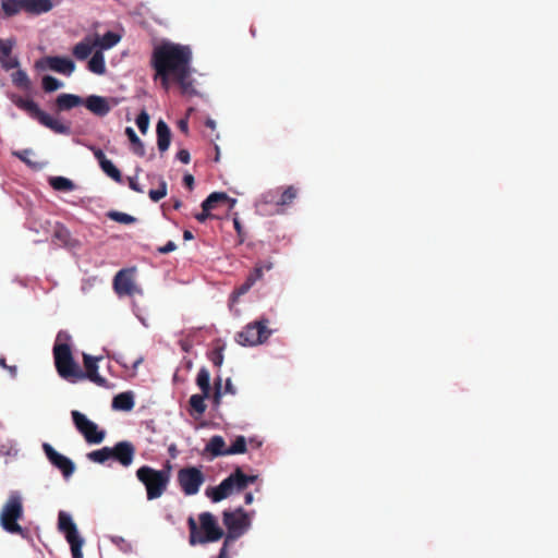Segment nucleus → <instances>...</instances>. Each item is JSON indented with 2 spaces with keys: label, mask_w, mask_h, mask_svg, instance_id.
<instances>
[{
  "label": "nucleus",
  "mask_w": 558,
  "mask_h": 558,
  "mask_svg": "<svg viewBox=\"0 0 558 558\" xmlns=\"http://www.w3.org/2000/svg\"><path fill=\"white\" fill-rule=\"evenodd\" d=\"M192 50L189 46L170 41L161 43L153 50L150 66L155 71L154 80H160L165 89L170 82L177 83L183 94L193 90L191 81Z\"/></svg>",
  "instance_id": "f257e3e1"
},
{
  "label": "nucleus",
  "mask_w": 558,
  "mask_h": 558,
  "mask_svg": "<svg viewBox=\"0 0 558 558\" xmlns=\"http://www.w3.org/2000/svg\"><path fill=\"white\" fill-rule=\"evenodd\" d=\"M70 340L71 336L66 331L58 332L53 345L54 366L61 378L76 383L78 364L74 361Z\"/></svg>",
  "instance_id": "f03ea898"
},
{
  "label": "nucleus",
  "mask_w": 558,
  "mask_h": 558,
  "mask_svg": "<svg viewBox=\"0 0 558 558\" xmlns=\"http://www.w3.org/2000/svg\"><path fill=\"white\" fill-rule=\"evenodd\" d=\"M199 529L195 520L190 517L187 525L190 531L189 543L191 546L197 544L214 543L222 538L225 535L223 530L219 526L217 519L210 512H202L198 515Z\"/></svg>",
  "instance_id": "7ed1b4c3"
},
{
  "label": "nucleus",
  "mask_w": 558,
  "mask_h": 558,
  "mask_svg": "<svg viewBox=\"0 0 558 558\" xmlns=\"http://www.w3.org/2000/svg\"><path fill=\"white\" fill-rule=\"evenodd\" d=\"M257 480L256 475L245 474L241 468H236L228 477H226L219 485L208 487L206 495L214 502H219L232 493L243 492L250 484H254Z\"/></svg>",
  "instance_id": "20e7f679"
},
{
  "label": "nucleus",
  "mask_w": 558,
  "mask_h": 558,
  "mask_svg": "<svg viewBox=\"0 0 558 558\" xmlns=\"http://www.w3.org/2000/svg\"><path fill=\"white\" fill-rule=\"evenodd\" d=\"M11 100L19 109L25 111L32 119L38 121L41 125L50 129L52 132L63 135H69L71 133V128L69 125L50 117L41 110L34 100L25 99L17 95H12Z\"/></svg>",
  "instance_id": "39448f33"
},
{
  "label": "nucleus",
  "mask_w": 558,
  "mask_h": 558,
  "mask_svg": "<svg viewBox=\"0 0 558 558\" xmlns=\"http://www.w3.org/2000/svg\"><path fill=\"white\" fill-rule=\"evenodd\" d=\"M137 480L145 486L148 500H154L166 492L170 474L165 470H156L149 465H143L136 471Z\"/></svg>",
  "instance_id": "423d86ee"
},
{
  "label": "nucleus",
  "mask_w": 558,
  "mask_h": 558,
  "mask_svg": "<svg viewBox=\"0 0 558 558\" xmlns=\"http://www.w3.org/2000/svg\"><path fill=\"white\" fill-rule=\"evenodd\" d=\"M222 522L227 527L223 543L228 545H232L251 526V519L242 507L233 511L225 510L222 513Z\"/></svg>",
  "instance_id": "0eeeda50"
},
{
  "label": "nucleus",
  "mask_w": 558,
  "mask_h": 558,
  "mask_svg": "<svg viewBox=\"0 0 558 558\" xmlns=\"http://www.w3.org/2000/svg\"><path fill=\"white\" fill-rule=\"evenodd\" d=\"M22 517H23L22 497H21L20 493L12 492L1 510L0 523L7 532L21 534L23 532V529L17 523V520L21 519Z\"/></svg>",
  "instance_id": "6e6552de"
},
{
  "label": "nucleus",
  "mask_w": 558,
  "mask_h": 558,
  "mask_svg": "<svg viewBox=\"0 0 558 558\" xmlns=\"http://www.w3.org/2000/svg\"><path fill=\"white\" fill-rule=\"evenodd\" d=\"M58 527L62 532L71 546L73 558H83L82 546L83 538L80 536L77 527L71 515L64 511H60L58 515Z\"/></svg>",
  "instance_id": "1a4fd4ad"
},
{
  "label": "nucleus",
  "mask_w": 558,
  "mask_h": 558,
  "mask_svg": "<svg viewBox=\"0 0 558 558\" xmlns=\"http://www.w3.org/2000/svg\"><path fill=\"white\" fill-rule=\"evenodd\" d=\"M268 320H257L247 324L243 330L236 333V341L241 345H256L265 342L271 331L267 328Z\"/></svg>",
  "instance_id": "9d476101"
},
{
  "label": "nucleus",
  "mask_w": 558,
  "mask_h": 558,
  "mask_svg": "<svg viewBox=\"0 0 558 558\" xmlns=\"http://www.w3.org/2000/svg\"><path fill=\"white\" fill-rule=\"evenodd\" d=\"M178 484L186 496L196 495L205 482L203 472L195 466L182 468L178 471Z\"/></svg>",
  "instance_id": "9b49d317"
},
{
  "label": "nucleus",
  "mask_w": 558,
  "mask_h": 558,
  "mask_svg": "<svg viewBox=\"0 0 558 558\" xmlns=\"http://www.w3.org/2000/svg\"><path fill=\"white\" fill-rule=\"evenodd\" d=\"M71 415L76 429L84 436L87 442L100 444L104 441L106 433L105 430H99L96 423L76 410L72 411Z\"/></svg>",
  "instance_id": "f8f14e48"
},
{
  "label": "nucleus",
  "mask_w": 558,
  "mask_h": 558,
  "mask_svg": "<svg viewBox=\"0 0 558 558\" xmlns=\"http://www.w3.org/2000/svg\"><path fill=\"white\" fill-rule=\"evenodd\" d=\"M35 68L37 70L49 69L59 74L70 76L75 70V63L68 57L49 56L37 60L35 62Z\"/></svg>",
  "instance_id": "ddd939ff"
},
{
  "label": "nucleus",
  "mask_w": 558,
  "mask_h": 558,
  "mask_svg": "<svg viewBox=\"0 0 558 558\" xmlns=\"http://www.w3.org/2000/svg\"><path fill=\"white\" fill-rule=\"evenodd\" d=\"M100 360H102V356L95 357L87 353H83V363L85 371H82L78 367L76 383L84 379H88L100 387H106V378L98 374V362Z\"/></svg>",
  "instance_id": "4468645a"
},
{
  "label": "nucleus",
  "mask_w": 558,
  "mask_h": 558,
  "mask_svg": "<svg viewBox=\"0 0 558 558\" xmlns=\"http://www.w3.org/2000/svg\"><path fill=\"white\" fill-rule=\"evenodd\" d=\"M43 449L50 463L58 468L64 477L68 478L74 473L75 465L72 460L56 451L53 447L47 442L43 445Z\"/></svg>",
  "instance_id": "2eb2a0df"
},
{
  "label": "nucleus",
  "mask_w": 558,
  "mask_h": 558,
  "mask_svg": "<svg viewBox=\"0 0 558 558\" xmlns=\"http://www.w3.org/2000/svg\"><path fill=\"white\" fill-rule=\"evenodd\" d=\"M111 459L117 461L123 468L130 466L135 457V446L128 440L119 441L110 447Z\"/></svg>",
  "instance_id": "dca6fc26"
},
{
  "label": "nucleus",
  "mask_w": 558,
  "mask_h": 558,
  "mask_svg": "<svg viewBox=\"0 0 558 558\" xmlns=\"http://www.w3.org/2000/svg\"><path fill=\"white\" fill-rule=\"evenodd\" d=\"M298 196V190L293 185L286 189L278 187L263 195L266 203H274L277 206H287L293 203Z\"/></svg>",
  "instance_id": "f3484780"
},
{
  "label": "nucleus",
  "mask_w": 558,
  "mask_h": 558,
  "mask_svg": "<svg viewBox=\"0 0 558 558\" xmlns=\"http://www.w3.org/2000/svg\"><path fill=\"white\" fill-rule=\"evenodd\" d=\"M113 288L119 295H133L136 292V286L133 280V270H119L113 279Z\"/></svg>",
  "instance_id": "a211bd4d"
},
{
  "label": "nucleus",
  "mask_w": 558,
  "mask_h": 558,
  "mask_svg": "<svg viewBox=\"0 0 558 558\" xmlns=\"http://www.w3.org/2000/svg\"><path fill=\"white\" fill-rule=\"evenodd\" d=\"M92 113L97 117H105L110 111L112 106L106 97L98 95L88 96L83 104Z\"/></svg>",
  "instance_id": "6ab92c4d"
},
{
  "label": "nucleus",
  "mask_w": 558,
  "mask_h": 558,
  "mask_svg": "<svg viewBox=\"0 0 558 558\" xmlns=\"http://www.w3.org/2000/svg\"><path fill=\"white\" fill-rule=\"evenodd\" d=\"M14 44L12 39H0V63L5 70L19 66V60L11 56Z\"/></svg>",
  "instance_id": "aec40b11"
},
{
  "label": "nucleus",
  "mask_w": 558,
  "mask_h": 558,
  "mask_svg": "<svg viewBox=\"0 0 558 558\" xmlns=\"http://www.w3.org/2000/svg\"><path fill=\"white\" fill-rule=\"evenodd\" d=\"M97 48L92 35L85 36L81 41H78L72 48V54L77 60H86L92 53L93 50Z\"/></svg>",
  "instance_id": "412c9836"
},
{
  "label": "nucleus",
  "mask_w": 558,
  "mask_h": 558,
  "mask_svg": "<svg viewBox=\"0 0 558 558\" xmlns=\"http://www.w3.org/2000/svg\"><path fill=\"white\" fill-rule=\"evenodd\" d=\"M92 36L94 38L96 47L99 48L98 50L100 51L111 49L112 47L118 45L122 38L120 34L111 31L107 32L102 36H100L97 33L93 34Z\"/></svg>",
  "instance_id": "4be33fe9"
},
{
  "label": "nucleus",
  "mask_w": 558,
  "mask_h": 558,
  "mask_svg": "<svg viewBox=\"0 0 558 558\" xmlns=\"http://www.w3.org/2000/svg\"><path fill=\"white\" fill-rule=\"evenodd\" d=\"M84 104V99L74 94H60L56 98V107L59 111H68Z\"/></svg>",
  "instance_id": "5701e85b"
},
{
  "label": "nucleus",
  "mask_w": 558,
  "mask_h": 558,
  "mask_svg": "<svg viewBox=\"0 0 558 558\" xmlns=\"http://www.w3.org/2000/svg\"><path fill=\"white\" fill-rule=\"evenodd\" d=\"M157 146L160 153L168 150L171 142V130L163 120H159L156 126Z\"/></svg>",
  "instance_id": "b1692460"
},
{
  "label": "nucleus",
  "mask_w": 558,
  "mask_h": 558,
  "mask_svg": "<svg viewBox=\"0 0 558 558\" xmlns=\"http://www.w3.org/2000/svg\"><path fill=\"white\" fill-rule=\"evenodd\" d=\"M226 202L230 203V208H232L236 201L234 198H230L223 192H214L202 203V209H204V211H210L215 209L218 204Z\"/></svg>",
  "instance_id": "393cba45"
},
{
  "label": "nucleus",
  "mask_w": 558,
  "mask_h": 558,
  "mask_svg": "<svg viewBox=\"0 0 558 558\" xmlns=\"http://www.w3.org/2000/svg\"><path fill=\"white\" fill-rule=\"evenodd\" d=\"M52 7L51 0H24V11L36 15L49 12Z\"/></svg>",
  "instance_id": "a878e982"
},
{
  "label": "nucleus",
  "mask_w": 558,
  "mask_h": 558,
  "mask_svg": "<svg viewBox=\"0 0 558 558\" xmlns=\"http://www.w3.org/2000/svg\"><path fill=\"white\" fill-rule=\"evenodd\" d=\"M227 449L225 439L219 435H215L207 442L205 452L210 453L213 457H221L228 456Z\"/></svg>",
  "instance_id": "bb28decb"
},
{
  "label": "nucleus",
  "mask_w": 558,
  "mask_h": 558,
  "mask_svg": "<svg viewBox=\"0 0 558 558\" xmlns=\"http://www.w3.org/2000/svg\"><path fill=\"white\" fill-rule=\"evenodd\" d=\"M87 69L92 73L97 74V75H102L106 73V62H105V57H104L102 51L96 50L92 54V57L87 63Z\"/></svg>",
  "instance_id": "cd10ccee"
},
{
  "label": "nucleus",
  "mask_w": 558,
  "mask_h": 558,
  "mask_svg": "<svg viewBox=\"0 0 558 558\" xmlns=\"http://www.w3.org/2000/svg\"><path fill=\"white\" fill-rule=\"evenodd\" d=\"M112 407L117 410L131 411L134 407V399L131 392L117 395L112 400Z\"/></svg>",
  "instance_id": "c85d7f7f"
},
{
  "label": "nucleus",
  "mask_w": 558,
  "mask_h": 558,
  "mask_svg": "<svg viewBox=\"0 0 558 558\" xmlns=\"http://www.w3.org/2000/svg\"><path fill=\"white\" fill-rule=\"evenodd\" d=\"M1 9L7 17H11L24 10V0H2Z\"/></svg>",
  "instance_id": "c756f323"
},
{
  "label": "nucleus",
  "mask_w": 558,
  "mask_h": 558,
  "mask_svg": "<svg viewBox=\"0 0 558 558\" xmlns=\"http://www.w3.org/2000/svg\"><path fill=\"white\" fill-rule=\"evenodd\" d=\"M210 395L204 392L199 395H192L189 400L191 409L199 415L204 414V412L206 411L205 400L208 399Z\"/></svg>",
  "instance_id": "7c9ffc66"
},
{
  "label": "nucleus",
  "mask_w": 558,
  "mask_h": 558,
  "mask_svg": "<svg viewBox=\"0 0 558 558\" xmlns=\"http://www.w3.org/2000/svg\"><path fill=\"white\" fill-rule=\"evenodd\" d=\"M125 135L128 136L129 141L133 146L134 154H136L140 157H143L145 155V147L141 138L136 135L133 128L128 126L125 129Z\"/></svg>",
  "instance_id": "2f4dec72"
},
{
  "label": "nucleus",
  "mask_w": 558,
  "mask_h": 558,
  "mask_svg": "<svg viewBox=\"0 0 558 558\" xmlns=\"http://www.w3.org/2000/svg\"><path fill=\"white\" fill-rule=\"evenodd\" d=\"M196 385L202 392L210 395V374L206 367H202L196 376Z\"/></svg>",
  "instance_id": "473e14b6"
},
{
  "label": "nucleus",
  "mask_w": 558,
  "mask_h": 558,
  "mask_svg": "<svg viewBox=\"0 0 558 558\" xmlns=\"http://www.w3.org/2000/svg\"><path fill=\"white\" fill-rule=\"evenodd\" d=\"M272 268V263L269 260L258 262L256 263L254 269L246 277L247 279H253V283L263 278L264 271H269Z\"/></svg>",
  "instance_id": "72a5a7b5"
},
{
  "label": "nucleus",
  "mask_w": 558,
  "mask_h": 558,
  "mask_svg": "<svg viewBox=\"0 0 558 558\" xmlns=\"http://www.w3.org/2000/svg\"><path fill=\"white\" fill-rule=\"evenodd\" d=\"M49 183L56 191H72L74 190V183L64 177H51Z\"/></svg>",
  "instance_id": "f704fd0d"
},
{
  "label": "nucleus",
  "mask_w": 558,
  "mask_h": 558,
  "mask_svg": "<svg viewBox=\"0 0 558 558\" xmlns=\"http://www.w3.org/2000/svg\"><path fill=\"white\" fill-rule=\"evenodd\" d=\"M12 82L15 86L24 90H29L32 87V82L27 73L23 70H17L12 74Z\"/></svg>",
  "instance_id": "c9c22d12"
},
{
  "label": "nucleus",
  "mask_w": 558,
  "mask_h": 558,
  "mask_svg": "<svg viewBox=\"0 0 558 558\" xmlns=\"http://www.w3.org/2000/svg\"><path fill=\"white\" fill-rule=\"evenodd\" d=\"M87 458L93 462L104 464L111 459L110 447H102L100 449L90 451L87 453Z\"/></svg>",
  "instance_id": "e433bc0d"
},
{
  "label": "nucleus",
  "mask_w": 558,
  "mask_h": 558,
  "mask_svg": "<svg viewBox=\"0 0 558 558\" xmlns=\"http://www.w3.org/2000/svg\"><path fill=\"white\" fill-rule=\"evenodd\" d=\"M100 168L108 177H110L116 182H122V174L120 170L112 163L111 160L107 159L106 161H101Z\"/></svg>",
  "instance_id": "4c0bfd02"
},
{
  "label": "nucleus",
  "mask_w": 558,
  "mask_h": 558,
  "mask_svg": "<svg viewBox=\"0 0 558 558\" xmlns=\"http://www.w3.org/2000/svg\"><path fill=\"white\" fill-rule=\"evenodd\" d=\"M62 82L51 75H45L41 80L43 89L46 93H52L62 87Z\"/></svg>",
  "instance_id": "58836bf2"
},
{
  "label": "nucleus",
  "mask_w": 558,
  "mask_h": 558,
  "mask_svg": "<svg viewBox=\"0 0 558 558\" xmlns=\"http://www.w3.org/2000/svg\"><path fill=\"white\" fill-rule=\"evenodd\" d=\"M246 452V439L244 436H238L230 447L227 449V454H239Z\"/></svg>",
  "instance_id": "ea45409f"
},
{
  "label": "nucleus",
  "mask_w": 558,
  "mask_h": 558,
  "mask_svg": "<svg viewBox=\"0 0 558 558\" xmlns=\"http://www.w3.org/2000/svg\"><path fill=\"white\" fill-rule=\"evenodd\" d=\"M223 350H225V345L223 344H217L209 353H208V359L211 361V363L216 366V367H220L223 363Z\"/></svg>",
  "instance_id": "a19ab883"
},
{
  "label": "nucleus",
  "mask_w": 558,
  "mask_h": 558,
  "mask_svg": "<svg viewBox=\"0 0 558 558\" xmlns=\"http://www.w3.org/2000/svg\"><path fill=\"white\" fill-rule=\"evenodd\" d=\"M149 198L157 203L160 199H162L167 195V182L163 180V178L159 179V186L156 190H150L148 192Z\"/></svg>",
  "instance_id": "79ce46f5"
},
{
  "label": "nucleus",
  "mask_w": 558,
  "mask_h": 558,
  "mask_svg": "<svg viewBox=\"0 0 558 558\" xmlns=\"http://www.w3.org/2000/svg\"><path fill=\"white\" fill-rule=\"evenodd\" d=\"M108 217L117 222L124 223V225H131L136 221V218L121 211H109Z\"/></svg>",
  "instance_id": "37998d69"
},
{
  "label": "nucleus",
  "mask_w": 558,
  "mask_h": 558,
  "mask_svg": "<svg viewBox=\"0 0 558 558\" xmlns=\"http://www.w3.org/2000/svg\"><path fill=\"white\" fill-rule=\"evenodd\" d=\"M214 393L211 396L213 398V403L215 407H219L220 402H221V398H222V380H221V377H217L216 380H215V384H214Z\"/></svg>",
  "instance_id": "c03bdc74"
},
{
  "label": "nucleus",
  "mask_w": 558,
  "mask_h": 558,
  "mask_svg": "<svg viewBox=\"0 0 558 558\" xmlns=\"http://www.w3.org/2000/svg\"><path fill=\"white\" fill-rule=\"evenodd\" d=\"M136 125L138 128V130L145 134L148 130V126H149V116L148 113L143 110L136 118Z\"/></svg>",
  "instance_id": "a18cd8bd"
},
{
  "label": "nucleus",
  "mask_w": 558,
  "mask_h": 558,
  "mask_svg": "<svg viewBox=\"0 0 558 558\" xmlns=\"http://www.w3.org/2000/svg\"><path fill=\"white\" fill-rule=\"evenodd\" d=\"M53 238L66 244L70 239V232L64 226L58 225L53 231Z\"/></svg>",
  "instance_id": "49530a36"
},
{
  "label": "nucleus",
  "mask_w": 558,
  "mask_h": 558,
  "mask_svg": "<svg viewBox=\"0 0 558 558\" xmlns=\"http://www.w3.org/2000/svg\"><path fill=\"white\" fill-rule=\"evenodd\" d=\"M254 286L253 279H245V281L239 286L232 293L233 298H239L241 295H244L250 291V289Z\"/></svg>",
  "instance_id": "de8ad7c7"
},
{
  "label": "nucleus",
  "mask_w": 558,
  "mask_h": 558,
  "mask_svg": "<svg viewBox=\"0 0 558 558\" xmlns=\"http://www.w3.org/2000/svg\"><path fill=\"white\" fill-rule=\"evenodd\" d=\"M175 248H177L175 243H174V242H172V241H169V242H167V244H166V245L158 247V250H157V251H158L160 254H168V253H170V252H173Z\"/></svg>",
  "instance_id": "09e8293b"
},
{
  "label": "nucleus",
  "mask_w": 558,
  "mask_h": 558,
  "mask_svg": "<svg viewBox=\"0 0 558 558\" xmlns=\"http://www.w3.org/2000/svg\"><path fill=\"white\" fill-rule=\"evenodd\" d=\"M177 158L183 162V163H189L190 160H191V155L189 153V150L186 149H180L177 154Z\"/></svg>",
  "instance_id": "8fccbe9b"
},
{
  "label": "nucleus",
  "mask_w": 558,
  "mask_h": 558,
  "mask_svg": "<svg viewBox=\"0 0 558 558\" xmlns=\"http://www.w3.org/2000/svg\"><path fill=\"white\" fill-rule=\"evenodd\" d=\"M92 150H93V154H94L95 158L98 160L99 167H100L101 166V161H106L107 160V157H106L105 153L100 148H96V147H93Z\"/></svg>",
  "instance_id": "3c124183"
},
{
  "label": "nucleus",
  "mask_w": 558,
  "mask_h": 558,
  "mask_svg": "<svg viewBox=\"0 0 558 558\" xmlns=\"http://www.w3.org/2000/svg\"><path fill=\"white\" fill-rule=\"evenodd\" d=\"M128 181H129V186L131 190H133L134 192H137V193L144 192L142 186L137 183V181L134 178H129Z\"/></svg>",
  "instance_id": "603ef678"
},
{
  "label": "nucleus",
  "mask_w": 558,
  "mask_h": 558,
  "mask_svg": "<svg viewBox=\"0 0 558 558\" xmlns=\"http://www.w3.org/2000/svg\"><path fill=\"white\" fill-rule=\"evenodd\" d=\"M183 184L189 189L192 190L194 187V177L190 173L185 174L183 177Z\"/></svg>",
  "instance_id": "864d4df0"
},
{
  "label": "nucleus",
  "mask_w": 558,
  "mask_h": 558,
  "mask_svg": "<svg viewBox=\"0 0 558 558\" xmlns=\"http://www.w3.org/2000/svg\"><path fill=\"white\" fill-rule=\"evenodd\" d=\"M223 393H231V395H235L236 392V389L235 387L233 386L232 381L230 378H228L226 380V385H225V391H222Z\"/></svg>",
  "instance_id": "5fc2aeb1"
},
{
  "label": "nucleus",
  "mask_w": 558,
  "mask_h": 558,
  "mask_svg": "<svg viewBox=\"0 0 558 558\" xmlns=\"http://www.w3.org/2000/svg\"><path fill=\"white\" fill-rule=\"evenodd\" d=\"M209 217H210V211H204V209H202V213H198L195 215V219L198 222H205Z\"/></svg>",
  "instance_id": "6e6d98bb"
},
{
  "label": "nucleus",
  "mask_w": 558,
  "mask_h": 558,
  "mask_svg": "<svg viewBox=\"0 0 558 558\" xmlns=\"http://www.w3.org/2000/svg\"><path fill=\"white\" fill-rule=\"evenodd\" d=\"M231 545H228V544L223 543L221 548H220V550H219V554H218L217 558H229L228 553H229V547Z\"/></svg>",
  "instance_id": "4d7b16f0"
},
{
  "label": "nucleus",
  "mask_w": 558,
  "mask_h": 558,
  "mask_svg": "<svg viewBox=\"0 0 558 558\" xmlns=\"http://www.w3.org/2000/svg\"><path fill=\"white\" fill-rule=\"evenodd\" d=\"M32 151L29 149H25L21 153H15V155L23 161L28 162L26 159V155L31 154Z\"/></svg>",
  "instance_id": "13d9d810"
},
{
  "label": "nucleus",
  "mask_w": 558,
  "mask_h": 558,
  "mask_svg": "<svg viewBox=\"0 0 558 558\" xmlns=\"http://www.w3.org/2000/svg\"><path fill=\"white\" fill-rule=\"evenodd\" d=\"M179 128L182 132L187 133L189 124L186 120H180L179 121Z\"/></svg>",
  "instance_id": "bf43d9fd"
},
{
  "label": "nucleus",
  "mask_w": 558,
  "mask_h": 558,
  "mask_svg": "<svg viewBox=\"0 0 558 558\" xmlns=\"http://www.w3.org/2000/svg\"><path fill=\"white\" fill-rule=\"evenodd\" d=\"M205 125L211 130L216 129V122L210 118L205 121Z\"/></svg>",
  "instance_id": "052dcab7"
},
{
  "label": "nucleus",
  "mask_w": 558,
  "mask_h": 558,
  "mask_svg": "<svg viewBox=\"0 0 558 558\" xmlns=\"http://www.w3.org/2000/svg\"><path fill=\"white\" fill-rule=\"evenodd\" d=\"M193 238H194V235H193V233H192L190 230H184V232H183V239H184L185 241H187V240H192Z\"/></svg>",
  "instance_id": "680f3d73"
},
{
  "label": "nucleus",
  "mask_w": 558,
  "mask_h": 558,
  "mask_svg": "<svg viewBox=\"0 0 558 558\" xmlns=\"http://www.w3.org/2000/svg\"><path fill=\"white\" fill-rule=\"evenodd\" d=\"M245 504L251 505L253 502V495L252 493H246L244 497Z\"/></svg>",
  "instance_id": "e2e57ef3"
},
{
  "label": "nucleus",
  "mask_w": 558,
  "mask_h": 558,
  "mask_svg": "<svg viewBox=\"0 0 558 558\" xmlns=\"http://www.w3.org/2000/svg\"><path fill=\"white\" fill-rule=\"evenodd\" d=\"M172 206H173V208H174V209H177V210H178V209H180V208H181V206H182V202H181L180 199H177V198H175V199H173V205H172Z\"/></svg>",
  "instance_id": "0e129e2a"
},
{
  "label": "nucleus",
  "mask_w": 558,
  "mask_h": 558,
  "mask_svg": "<svg viewBox=\"0 0 558 558\" xmlns=\"http://www.w3.org/2000/svg\"><path fill=\"white\" fill-rule=\"evenodd\" d=\"M233 223H234V228L236 230V232L240 234L241 233V225H240V221L235 218L233 220Z\"/></svg>",
  "instance_id": "69168bd1"
},
{
  "label": "nucleus",
  "mask_w": 558,
  "mask_h": 558,
  "mask_svg": "<svg viewBox=\"0 0 558 558\" xmlns=\"http://www.w3.org/2000/svg\"><path fill=\"white\" fill-rule=\"evenodd\" d=\"M5 369H8L11 373L12 376H15L16 371H17L16 366H9V365H8V367Z\"/></svg>",
  "instance_id": "338daca9"
},
{
  "label": "nucleus",
  "mask_w": 558,
  "mask_h": 558,
  "mask_svg": "<svg viewBox=\"0 0 558 558\" xmlns=\"http://www.w3.org/2000/svg\"><path fill=\"white\" fill-rule=\"evenodd\" d=\"M0 366L3 367V368H7L8 365H7V362H5V359L4 357H0Z\"/></svg>",
  "instance_id": "774afa93"
}]
</instances>
